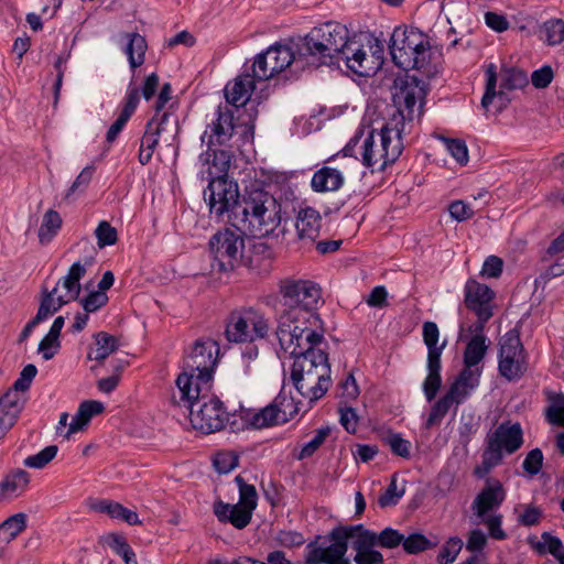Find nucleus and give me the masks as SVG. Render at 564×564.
I'll return each mask as SVG.
<instances>
[{"instance_id":"obj_1","label":"nucleus","mask_w":564,"mask_h":564,"mask_svg":"<svg viewBox=\"0 0 564 564\" xmlns=\"http://www.w3.org/2000/svg\"><path fill=\"white\" fill-rule=\"evenodd\" d=\"M285 307L278 317L275 330L280 346L293 347V338H324L323 321L315 313L322 300L319 285L311 280L288 278L279 283Z\"/></svg>"},{"instance_id":"obj_2","label":"nucleus","mask_w":564,"mask_h":564,"mask_svg":"<svg viewBox=\"0 0 564 564\" xmlns=\"http://www.w3.org/2000/svg\"><path fill=\"white\" fill-rule=\"evenodd\" d=\"M256 80L253 72L247 70L226 85L225 97L234 109L218 107L216 120L207 127L210 130L209 141L213 137H237L239 141H253L258 106L261 102L260 98L250 99Z\"/></svg>"},{"instance_id":"obj_3","label":"nucleus","mask_w":564,"mask_h":564,"mask_svg":"<svg viewBox=\"0 0 564 564\" xmlns=\"http://www.w3.org/2000/svg\"><path fill=\"white\" fill-rule=\"evenodd\" d=\"M303 336L293 338V347L280 346L293 357L290 378L292 384L303 399L314 403L322 399L330 387V366L327 355L317 346L324 338Z\"/></svg>"},{"instance_id":"obj_4","label":"nucleus","mask_w":564,"mask_h":564,"mask_svg":"<svg viewBox=\"0 0 564 564\" xmlns=\"http://www.w3.org/2000/svg\"><path fill=\"white\" fill-rule=\"evenodd\" d=\"M354 42L346 25L327 21L312 28L306 35L299 36L296 53L300 61L314 67L339 66L340 62L347 65Z\"/></svg>"},{"instance_id":"obj_5","label":"nucleus","mask_w":564,"mask_h":564,"mask_svg":"<svg viewBox=\"0 0 564 564\" xmlns=\"http://www.w3.org/2000/svg\"><path fill=\"white\" fill-rule=\"evenodd\" d=\"M178 398L173 395L174 402L188 411L192 426L204 433L220 431L228 421V412L224 403L214 395H209L210 386H195L191 377L178 376L176 379Z\"/></svg>"},{"instance_id":"obj_6","label":"nucleus","mask_w":564,"mask_h":564,"mask_svg":"<svg viewBox=\"0 0 564 564\" xmlns=\"http://www.w3.org/2000/svg\"><path fill=\"white\" fill-rule=\"evenodd\" d=\"M523 443L521 424L511 421L502 422L495 430L488 432L481 463L475 467L474 474L478 478L486 477L494 468L502 464L505 455L516 453Z\"/></svg>"},{"instance_id":"obj_7","label":"nucleus","mask_w":564,"mask_h":564,"mask_svg":"<svg viewBox=\"0 0 564 564\" xmlns=\"http://www.w3.org/2000/svg\"><path fill=\"white\" fill-rule=\"evenodd\" d=\"M79 261L74 262L66 275H64L51 291H44L36 315L25 325L22 336L28 337L32 329L40 323L46 321L56 313L63 305L74 301L80 293V279L86 273V265Z\"/></svg>"},{"instance_id":"obj_8","label":"nucleus","mask_w":564,"mask_h":564,"mask_svg":"<svg viewBox=\"0 0 564 564\" xmlns=\"http://www.w3.org/2000/svg\"><path fill=\"white\" fill-rule=\"evenodd\" d=\"M281 207L275 199L263 191H254L243 200L240 221L253 236L271 234L281 221Z\"/></svg>"},{"instance_id":"obj_9","label":"nucleus","mask_w":564,"mask_h":564,"mask_svg":"<svg viewBox=\"0 0 564 564\" xmlns=\"http://www.w3.org/2000/svg\"><path fill=\"white\" fill-rule=\"evenodd\" d=\"M507 491L498 479H488L485 487L477 494L470 509L474 516L488 530L494 540H506L507 533L502 529V514L496 511L506 500Z\"/></svg>"},{"instance_id":"obj_10","label":"nucleus","mask_w":564,"mask_h":564,"mask_svg":"<svg viewBox=\"0 0 564 564\" xmlns=\"http://www.w3.org/2000/svg\"><path fill=\"white\" fill-rule=\"evenodd\" d=\"M220 348L210 337L198 338L192 351L184 359V367L180 376L191 377L195 386L208 388L214 370L218 364Z\"/></svg>"},{"instance_id":"obj_11","label":"nucleus","mask_w":564,"mask_h":564,"mask_svg":"<svg viewBox=\"0 0 564 564\" xmlns=\"http://www.w3.org/2000/svg\"><path fill=\"white\" fill-rule=\"evenodd\" d=\"M207 188L204 191V199L208 205L209 213L218 221L236 223L238 216L235 209L239 204V187L237 182L228 177H216L207 181Z\"/></svg>"},{"instance_id":"obj_12","label":"nucleus","mask_w":564,"mask_h":564,"mask_svg":"<svg viewBox=\"0 0 564 564\" xmlns=\"http://www.w3.org/2000/svg\"><path fill=\"white\" fill-rule=\"evenodd\" d=\"M208 246L218 270L231 271L239 265L242 260L245 237L237 227L226 228L213 235Z\"/></svg>"},{"instance_id":"obj_13","label":"nucleus","mask_w":564,"mask_h":564,"mask_svg":"<svg viewBox=\"0 0 564 564\" xmlns=\"http://www.w3.org/2000/svg\"><path fill=\"white\" fill-rule=\"evenodd\" d=\"M344 531L333 529L326 536H317L305 547L304 564H350Z\"/></svg>"},{"instance_id":"obj_14","label":"nucleus","mask_w":564,"mask_h":564,"mask_svg":"<svg viewBox=\"0 0 564 564\" xmlns=\"http://www.w3.org/2000/svg\"><path fill=\"white\" fill-rule=\"evenodd\" d=\"M270 326L263 314L246 308L231 313L226 326V337L232 343L254 341L264 338Z\"/></svg>"},{"instance_id":"obj_15","label":"nucleus","mask_w":564,"mask_h":564,"mask_svg":"<svg viewBox=\"0 0 564 564\" xmlns=\"http://www.w3.org/2000/svg\"><path fill=\"white\" fill-rule=\"evenodd\" d=\"M299 413V405L292 395L281 391L268 405L249 411L247 423L257 430L285 424Z\"/></svg>"},{"instance_id":"obj_16","label":"nucleus","mask_w":564,"mask_h":564,"mask_svg":"<svg viewBox=\"0 0 564 564\" xmlns=\"http://www.w3.org/2000/svg\"><path fill=\"white\" fill-rule=\"evenodd\" d=\"M294 61H300L296 41H292V46L275 43L256 56L250 69L259 82H264L283 72Z\"/></svg>"},{"instance_id":"obj_17","label":"nucleus","mask_w":564,"mask_h":564,"mask_svg":"<svg viewBox=\"0 0 564 564\" xmlns=\"http://www.w3.org/2000/svg\"><path fill=\"white\" fill-rule=\"evenodd\" d=\"M528 369L527 355L517 332H507L499 341L498 370L508 381L519 380Z\"/></svg>"},{"instance_id":"obj_18","label":"nucleus","mask_w":564,"mask_h":564,"mask_svg":"<svg viewBox=\"0 0 564 564\" xmlns=\"http://www.w3.org/2000/svg\"><path fill=\"white\" fill-rule=\"evenodd\" d=\"M367 47L355 40L350 57H347V67L362 77L376 75L384 64L383 40L371 34L367 36Z\"/></svg>"},{"instance_id":"obj_19","label":"nucleus","mask_w":564,"mask_h":564,"mask_svg":"<svg viewBox=\"0 0 564 564\" xmlns=\"http://www.w3.org/2000/svg\"><path fill=\"white\" fill-rule=\"evenodd\" d=\"M397 91L393 94L395 110H401L411 121L415 108L422 112L424 99L427 94V84L416 75L404 74L395 79Z\"/></svg>"},{"instance_id":"obj_20","label":"nucleus","mask_w":564,"mask_h":564,"mask_svg":"<svg viewBox=\"0 0 564 564\" xmlns=\"http://www.w3.org/2000/svg\"><path fill=\"white\" fill-rule=\"evenodd\" d=\"M405 113L395 110L388 120H366L362 119L358 130L350 141H373L375 133L379 131L380 141L401 140L405 128Z\"/></svg>"},{"instance_id":"obj_21","label":"nucleus","mask_w":564,"mask_h":564,"mask_svg":"<svg viewBox=\"0 0 564 564\" xmlns=\"http://www.w3.org/2000/svg\"><path fill=\"white\" fill-rule=\"evenodd\" d=\"M426 39L423 33L411 28L397 26L389 41V50L393 63L404 70L409 69L410 56L417 47H423Z\"/></svg>"},{"instance_id":"obj_22","label":"nucleus","mask_w":564,"mask_h":564,"mask_svg":"<svg viewBox=\"0 0 564 564\" xmlns=\"http://www.w3.org/2000/svg\"><path fill=\"white\" fill-rule=\"evenodd\" d=\"M495 293L489 286L474 279L467 280L465 284L464 303L467 308L477 315L478 321L474 325H477L478 330H482L485 323L492 316L491 301Z\"/></svg>"},{"instance_id":"obj_23","label":"nucleus","mask_w":564,"mask_h":564,"mask_svg":"<svg viewBox=\"0 0 564 564\" xmlns=\"http://www.w3.org/2000/svg\"><path fill=\"white\" fill-rule=\"evenodd\" d=\"M224 143H208V148L199 155L202 170L199 178L210 181L216 177H228L227 172L231 162V153L221 148Z\"/></svg>"},{"instance_id":"obj_24","label":"nucleus","mask_w":564,"mask_h":564,"mask_svg":"<svg viewBox=\"0 0 564 564\" xmlns=\"http://www.w3.org/2000/svg\"><path fill=\"white\" fill-rule=\"evenodd\" d=\"M362 163L375 171H383L402 153V143H364Z\"/></svg>"},{"instance_id":"obj_25","label":"nucleus","mask_w":564,"mask_h":564,"mask_svg":"<svg viewBox=\"0 0 564 564\" xmlns=\"http://www.w3.org/2000/svg\"><path fill=\"white\" fill-rule=\"evenodd\" d=\"M465 332L464 327H460V339L463 338V333ZM466 332L473 334V336L469 338V340L466 344L464 355H463V361H464V369L463 370H469L470 372L476 371L478 376H481L482 372V366H480L481 361L484 360L488 344H487V337L484 335V329L478 330L477 325H470Z\"/></svg>"},{"instance_id":"obj_26","label":"nucleus","mask_w":564,"mask_h":564,"mask_svg":"<svg viewBox=\"0 0 564 564\" xmlns=\"http://www.w3.org/2000/svg\"><path fill=\"white\" fill-rule=\"evenodd\" d=\"M177 117L172 112L156 115L147 123L143 139L147 141H174L178 134Z\"/></svg>"},{"instance_id":"obj_27","label":"nucleus","mask_w":564,"mask_h":564,"mask_svg":"<svg viewBox=\"0 0 564 564\" xmlns=\"http://www.w3.org/2000/svg\"><path fill=\"white\" fill-rule=\"evenodd\" d=\"M486 88L485 94L481 98V106L486 111H489L490 105L494 100H497L496 111H502L511 101L506 89L500 88L499 91L496 90L497 87V67L494 63L487 65L486 70Z\"/></svg>"},{"instance_id":"obj_28","label":"nucleus","mask_w":564,"mask_h":564,"mask_svg":"<svg viewBox=\"0 0 564 564\" xmlns=\"http://www.w3.org/2000/svg\"><path fill=\"white\" fill-rule=\"evenodd\" d=\"M139 101V88L137 86H132V83H130L120 113L107 131L106 141H113L118 137L126 123L134 113Z\"/></svg>"},{"instance_id":"obj_29","label":"nucleus","mask_w":564,"mask_h":564,"mask_svg":"<svg viewBox=\"0 0 564 564\" xmlns=\"http://www.w3.org/2000/svg\"><path fill=\"white\" fill-rule=\"evenodd\" d=\"M214 513L220 522H229L236 529L246 528L252 518V512L239 503L230 505L223 501L214 503Z\"/></svg>"},{"instance_id":"obj_30","label":"nucleus","mask_w":564,"mask_h":564,"mask_svg":"<svg viewBox=\"0 0 564 564\" xmlns=\"http://www.w3.org/2000/svg\"><path fill=\"white\" fill-rule=\"evenodd\" d=\"M479 379L480 377L476 371L470 372L469 370H463L444 395L453 405H458L478 387Z\"/></svg>"},{"instance_id":"obj_31","label":"nucleus","mask_w":564,"mask_h":564,"mask_svg":"<svg viewBox=\"0 0 564 564\" xmlns=\"http://www.w3.org/2000/svg\"><path fill=\"white\" fill-rule=\"evenodd\" d=\"M322 217L312 207H304L297 212L295 228L301 240L314 241L321 229Z\"/></svg>"},{"instance_id":"obj_32","label":"nucleus","mask_w":564,"mask_h":564,"mask_svg":"<svg viewBox=\"0 0 564 564\" xmlns=\"http://www.w3.org/2000/svg\"><path fill=\"white\" fill-rule=\"evenodd\" d=\"M345 177L343 173L330 166H323L314 172L311 187L315 193L336 192L343 187Z\"/></svg>"},{"instance_id":"obj_33","label":"nucleus","mask_w":564,"mask_h":564,"mask_svg":"<svg viewBox=\"0 0 564 564\" xmlns=\"http://www.w3.org/2000/svg\"><path fill=\"white\" fill-rule=\"evenodd\" d=\"M122 37L127 41L123 52L128 56L133 84L137 68L144 64L148 44L145 37L138 32L123 33Z\"/></svg>"},{"instance_id":"obj_34","label":"nucleus","mask_w":564,"mask_h":564,"mask_svg":"<svg viewBox=\"0 0 564 564\" xmlns=\"http://www.w3.org/2000/svg\"><path fill=\"white\" fill-rule=\"evenodd\" d=\"M102 411L104 404L99 401L90 400L80 403L76 414L69 422V429L65 433V437L69 438L72 434L83 431L88 425L91 417L101 413Z\"/></svg>"},{"instance_id":"obj_35","label":"nucleus","mask_w":564,"mask_h":564,"mask_svg":"<svg viewBox=\"0 0 564 564\" xmlns=\"http://www.w3.org/2000/svg\"><path fill=\"white\" fill-rule=\"evenodd\" d=\"M339 530L344 531V534L346 535L344 536V544L348 546V543L350 542L356 553L377 544V534L365 529L361 524L339 527Z\"/></svg>"},{"instance_id":"obj_36","label":"nucleus","mask_w":564,"mask_h":564,"mask_svg":"<svg viewBox=\"0 0 564 564\" xmlns=\"http://www.w3.org/2000/svg\"><path fill=\"white\" fill-rule=\"evenodd\" d=\"M64 323L65 319L63 316L56 317L48 333L40 341L37 351L44 360H51L58 352L61 348L59 335Z\"/></svg>"},{"instance_id":"obj_37","label":"nucleus","mask_w":564,"mask_h":564,"mask_svg":"<svg viewBox=\"0 0 564 564\" xmlns=\"http://www.w3.org/2000/svg\"><path fill=\"white\" fill-rule=\"evenodd\" d=\"M30 482L29 474L23 469H17L4 477L0 482V499L20 496L25 491Z\"/></svg>"},{"instance_id":"obj_38","label":"nucleus","mask_w":564,"mask_h":564,"mask_svg":"<svg viewBox=\"0 0 564 564\" xmlns=\"http://www.w3.org/2000/svg\"><path fill=\"white\" fill-rule=\"evenodd\" d=\"M430 48V43L426 40V44H423L422 48L417 47L414 54L410 56L409 65V69H415L427 78L433 77L438 73L437 64L432 62V53Z\"/></svg>"},{"instance_id":"obj_39","label":"nucleus","mask_w":564,"mask_h":564,"mask_svg":"<svg viewBox=\"0 0 564 564\" xmlns=\"http://www.w3.org/2000/svg\"><path fill=\"white\" fill-rule=\"evenodd\" d=\"M423 341L427 348L426 360L441 359L443 350L446 347V341L438 344L440 329L434 322H424L422 326Z\"/></svg>"},{"instance_id":"obj_40","label":"nucleus","mask_w":564,"mask_h":564,"mask_svg":"<svg viewBox=\"0 0 564 564\" xmlns=\"http://www.w3.org/2000/svg\"><path fill=\"white\" fill-rule=\"evenodd\" d=\"M441 369V359L426 360L427 375L422 389L427 401H432L436 397L442 386Z\"/></svg>"},{"instance_id":"obj_41","label":"nucleus","mask_w":564,"mask_h":564,"mask_svg":"<svg viewBox=\"0 0 564 564\" xmlns=\"http://www.w3.org/2000/svg\"><path fill=\"white\" fill-rule=\"evenodd\" d=\"M94 339L95 348L88 354V358L91 360L102 361L118 349L119 344L117 337L106 332L97 333Z\"/></svg>"},{"instance_id":"obj_42","label":"nucleus","mask_w":564,"mask_h":564,"mask_svg":"<svg viewBox=\"0 0 564 564\" xmlns=\"http://www.w3.org/2000/svg\"><path fill=\"white\" fill-rule=\"evenodd\" d=\"M500 76V88L506 90L522 89L529 85L527 72L516 66L502 65Z\"/></svg>"},{"instance_id":"obj_43","label":"nucleus","mask_w":564,"mask_h":564,"mask_svg":"<svg viewBox=\"0 0 564 564\" xmlns=\"http://www.w3.org/2000/svg\"><path fill=\"white\" fill-rule=\"evenodd\" d=\"M546 420L552 425L564 426V393L546 391Z\"/></svg>"},{"instance_id":"obj_44","label":"nucleus","mask_w":564,"mask_h":564,"mask_svg":"<svg viewBox=\"0 0 564 564\" xmlns=\"http://www.w3.org/2000/svg\"><path fill=\"white\" fill-rule=\"evenodd\" d=\"M26 528V516L15 513L0 524V541L4 544L12 542Z\"/></svg>"},{"instance_id":"obj_45","label":"nucleus","mask_w":564,"mask_h":564,"mask_svg":"<svg viewBox=\"0 0 564 564\" xmlns=\"http://www.w3.org/2000/svg\"><path fill=\"white\" fill-rule=\"evenodd\" d=\"M62 226V218L56 210L48 209L44 216L39 229V240L45 245L52 240Z\"/></svg>"},{"instance_id":"obj_46","label":"nucleus","mask_w":564,"mask_h":564,"mask_svg":"<svg viewBox=\"0 0 564 564\" xmlns=\"http://www.w3.org/2000/svg\"><path fill=\"white\" fill-rule=\"evenodd\" d=\"M105 543L118 555L126 564H138L135 561V553L128 544L127 540L116 533H110L105 536Z\"/></svg>"},{"instance_id":"obj_47","label":"nucleus","mask_w":564,"mask_h":564,"mask_svg":"<svg viewBox=\"0 0 564 564\" xmlns=\"http://www.w3.org/2000/svg\"><path fill=\"white\" fill-rule=\"evenodd\" d=\"M514 511L518 513V523L523 527L538 525L543 518V510L532 503L520 505Z\"/></svg>"},{"instance_id":"obj_48","label":"nucleus","mask_w":564,"mask_h":564,"mask_svg":"<svg viewBox=\"0 0 564 564\" xmlns=\"http://www.w3.org/2000/svg\"><path fill=\"white\" fill-rule=\"evenodd\" d=\"M541 33L544 34L545 42L553 46L564 41V21L562 19H551L543 23Z\"/></svg>"},{"instance_id":"obj_49","label":"nucleus","mask_w":564,"mask_h":564,"mask_svg":"<svg viewBox=\"0 0 564 564\" xmlns=\"http://www.w3.org/2000/svg\"><path fill=\"white\" fill-rule=\"evenodd\" d=\"M329 434L330 429L328 426L316 430L312 438L301 448L297 459L302 460L311 457L325 443Z\"/></svg>"},{"instance_id":"obj_50","label":"nucleus","mask_w":564,"mask_h":564,"mask_svg":"<svg viewBox=\"0 0 564 564\" xmlns=\"http://www.w3.org/2000/svg\"><path fill=\"white\" fill-rule=\"evenodd\" d=\"M95 172V167L93 165H88L82 170V172L76 176L75 181L72 183L69 188L65 194V199L69 200L74 196L78 194H83L93 180V175Z\"/></svg>"},{"instance_id":"obj_51","label":"nucleus","mask_w":564,"mask_h":564,"mask_svg":"<svg viewBox=\"0 0 564 564\" xmlns=\"http://www.w3.org/2000/svg\"><path fill=\"white\" fill-rule=\"evenodd\" d=\"M236 482L239 488V501L237 503L246 507L247 510L253 513L258 503V494L254 486L246 484L240 476L236 477Z\"/></svg>"},{"instance_id":"obj_52","label":"nucleus","mask_w":564,"mask_h":564,"mask_svg":"<svg viewBox=\"0 0 564 564\" xmlns=\"http://www.w3.org/2000/svg\"><path fill=\"white\" fill-rule=\"evenodd\" d=\"M453 406L452 402L443 395L441 399H438L432 406L429 416L424 423V427L426 430L432 429L435 425H438L449 409Z\"/></svg>"},{"instance_id":"obj_53","label":"nucleus","mask_w":564,"mask_h":564,"mask_svg":"<svg viewBox=\"0 0 564 564\" xmlns=\"http://www.w3.org/2000/svg\"><path fill=\"white\" fill-rule=\"evenodd\" d=\"M463 549V541L458 536L449 538L442 546L438 555V564H451L453 563Z\"/></svg>"},{"instance_id":"obj_54","label":"nucleus","mask_w":564,"mask_h":564,"mask_svg":"<svg viewBox=\"0 0 564 564\" xmlns=\"http://www.w3.org/2000/svg\"><path fill=\"white\" fill-rule=\"evenodd\" d=\"M70 54H61L56 57L54 62V68L56 70V78L53 84V106L56 107L61 96V89L63 85L64 74L66 69V63L69 58Z\"/></svg>"},{"instance_id":"obj_55","label":"nucleus","mask_w":564,"mask_h":564,"mask_svg":"<svg viewBox=\"0 0 564 564\" xmlns=\"http://www.w3.org/2000/svg\"><path fill=\"white\" fill-rule=\"evenodd\" d=\"M120 505L121 503L109 499L89 498L87 500V507L90 511L108 514L112 519L117 518Z\"/></svg>"},{"instance_id":"obj_56","label":"nucleus","mask_w":564,"mask_h":564,"mask_svg":"<svg viewBox=\"0 0 564 564\" xmlns=\"http://www.w3.org/2000/svg\"><path fill=\"white\" fill-rule=\"evenodd\" d=\"M57 454L55 445L46 446L37 454L29 456L24 459V465L30 468H43L46 466Z\"/></svg>"},{"instance_id":"obj_57","label":"nucleus","mask_w":564,"mask_h":564,"mask_svg":"<svg viewBox=\"0 0 564 564\" xmlns=\"http://www.w3.org/2000/svg\"><path fill=\"white\" fill-rule=\"evenodd\" d=\"M23 404H24V401H23L22 395L19 392L11 390V389H9L3 394V397L0 399V406L4 411L13 414L17 417L21 413V411L23 409Z\"/></svg>"},{"instance_id":"obj_58","label":"nucleus","mask_w":564,"mask_h":564,"mask_svg":"<svg viewBox=\"0 0 564 564\" xmlns=\"http://www.w3.org/2000/svg\"><path fill=\"white\" fill-rule=\"evenodd\" d=\"M214 466L219 474H228L238 465V456L231 451H223L215 455Z\"/></svg>"},{"instance_id":"obj_59","label":"nucleus","mask_w":564,"mask_h":564,"mask_svg":"<svg viewBox=\"0 0 564 564\" xmlns=\"http://www.w3.org/2000/svg\"><path fill=\"white\" fill-rule=\"evenodd\" d=\"M544 456L540 448L531 449L524 457L522 467L529 476L538 475L543 466Z\"/></svg>"},{"instance_id":"obj_60","label":"nucleus","mask_w":564,"mask_h":564,"mask_svg":"<svg viewBox=\"0 0 564 564\" xmlns=\"http://www.w3.org/2000/svg\"><path fill=\"white\" fill-rule=\"evenodd\" d=\"M449 215L458 223L471 218L475 214V206L467 200H455L448 207Z\"/></svg>"},{"instance_id":"obj_61","label":"nucleus","mask_w":564,"mask_h":564,"mask_svg":"<svg viewBox=\"0 0 564 564\" xmlns=\"http://www.w3.org/2000/svg\"><path fill=\"white\" fill-rule=\"evenodd\" d=\"M99 248L112 246L117 241V231L108 221H100L95 230Z\"/></svg>"},{"instance_id":"obj_62","label":"nucleus","mask_w":564,"mask_h":564,"mask_svg":"<svg viewBox=\"0 0 564 564\" xmlns=\"http://www.w3.org/2000/svg\"><path fill=\"white\" fill-rule=\"evenodd\" d=\"M542 541L538 543L536 549L540 552H549L555 558L560 557V554L564 551L562 541L549 532H544L541 535Z\"/></svg>"},{"instance_id":"obj_63","label":"nucleus","mask_w":564,"mask_h":564,"mask_svg":"<svg viewBox=\"0 0 564 564\" xmlns=\"http://www.w3.org/2000/svg\"><path fill=\"white\" fill-rule=\"evenodd\" d=\"M107 302V293L102 291H94L82 300V305L86 313H94L105 306Z\"/></svg>"},{"instance_id":"obj_64","label":"nucleus","mask_w":564,"mask_h":564,"mask_svg":"<svg viewBox=\"0 0 564 564\" xmlns=\"http://www.w3.org/2000/svg\"><path fill=\"white\" fill-rule=\"evenodd\" d=\"M554 78L553 68L550 65H544L535 69L531 74V83L536 89H544L549 87Z\"/></svg>"}]
</instances>
